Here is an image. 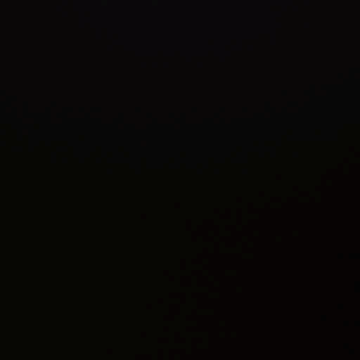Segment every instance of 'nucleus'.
<instances>
[{
  "label": "nucleus",
  "mask_w": 360,
  "mask_h": 360,
  "mask_svg": "<svg viewBox=\"0 0 360 360\" xmlns=\"http://www.w3.org/2000/svg\"><path fill=\"white\" fill-rule=\"evenodd\" d=\"M0 45H94V44H0Z\"/></svg>",
  "instance_id": "obj_1"
}]
</instances>
